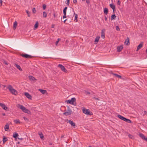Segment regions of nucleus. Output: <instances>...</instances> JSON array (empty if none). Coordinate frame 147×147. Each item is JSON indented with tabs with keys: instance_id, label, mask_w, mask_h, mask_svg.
I'll use <instances>...</instances> for the list:
<instances>
[{
	"instance_id": "nucleus-1",
	"label": "nucleus",
	"mask_w": 147,
	"mask_h": 147,
	"mask_svg": "<svg viewBox=\"0 0 147 147\" xmlns=\"http://www.w3.org/2000/svg\"><path fill=\"white\" fill-rule=\"evenodd\" d=\"M18 107L21 109L25 113H26L30 115L31 114V112L28 109H26L25 107H24L23 105L18 104Z\"/></svg>"
},
{
	"instance_id": "nucleus-2",
	"label": "nucleus",
	"mask_w": 147,
	"mask_h": 147,
	"mask_svg": "<svg viewBox=\"0 0 147 147\" xmlns=\"http://www.w3.org/2000/svg\"><path fill=\"white\" fill-rule=\"evenodd\" d=\"M10 92L13 94L16 95L18 94L17 91L15 89L13 88L12 86L11 85H9L7 87Z\"/></svg>"
},
{
	"instance_id": "nucleus-3",
	"label": "nucleus",
	"mask_w": 147,
	"mask_h": 147,
	"mask_svg": "<svg viewBox=\"0 0 147 147\" xmlns=\"http://www.w3.org/2000/svg\"><path fill=\"white\" fill-rule=\"evenodd\" d=\"M76 101V99L75 98H71V100H67V103L68 104H70L76 106V102H74Z\"/></svg>"
},
{
	"instance_id": "nucleus-4",
	"label": "nucleus",
	"mask_w": 147,
	"mask_h": 147,
	"mask_svg": "<svg viewBox=\"0 0 147 147\" xmlns=\"http://www.w3.org/2000/svg\"><path fill=\"white\" fill-rule=\"evenodd\" d=\"M65 111L63 114L66 116L70 115L71 114L72 111L69 107H67V110L66 111L65 110Z\"/></svg>"
},
{
	"instance_id": "nucleus-5",
	"label": "nucleus",
	"mask_w": 147,
	"mask_h": 147,
	"mask_svg": "<svg viewBox=\"0 0 147 147\" xmlns=\"http://www.w3.org/2000/svg\"><path fill=\"white\" fill-rule=\"evenodd\" d=\"M92 101H93V103L96 105H98L99 103L100 100L98 98L93 97H92Z\"/></svg>"
},
{
	"instance_id": "nucleus-6",
	"label": "nucleus",
	"mask_w": 147,
	"mask_h": 147,
	"mask_svg": "<svg viewBox=\"0 0 147 147\" xmlns=\"http://www.w3.org/2000/svg\"><path fill=\"white\" fill-rule=\"evenodd\" d=\"M82 111L83 113L85 114L86 115H91V112L89 109H86L84 108L83 110Z\"/></svg>"
},
{
	"instance_id": "nucleus-7",
	"label": "nucleus",
	"mask_w": 147,
	"mask_h": 147,
	"mask_svg": "<svg viewBox=\"0 0 147 147\" xmlns=\"http://www.w3.org/2000/svg\"><path fill=\"white\" fill-rule=\"evenodd\" d=\"M58 67H60L61 70L65 72H66L67 71V70L61 64H59L58 65Z\"/></svg>"
},
{
	"instance_id": "nucleus-8",
	"label": "nucleus",
	"mask_w": 147,
	"mask_h": 147,
	"mask_svg": "<svg viewBox=\"0 0 147 147\" xmlns=\"http://www.w3.org/2000/svg\"><path fill=\"white\" fill-rule=\"evenodd\" d=\"M28 78L30 81L33 82H35L36 80V79L34 77L32 76H29Z\"/></svg>"
},
{
	"instance_id": "nucleus-9",
	"label": "nucleus",
	"mask_w": 147,
	"mask_h": 147,
	"mask_svg": "<svg viewBox=\"0 0 147 147\" xmlns=\"http://www.w3.org/2000/svg\"><path fill=\"white\" fill-rule=\"evenodd\" d=\"M21 55L22 57H25L26 58H31L32 57V56L27 54H21Z\"/></svg>"
},
{
	"instance_id": "nucleus-10",
	"label": "nucleus",
	"mask_w": 147,
	"mask_h": 147,
	"mask_svg": "<svg viewBox=\"0 0 147 147\" xmlns=\"http://www.w3.org/2000/svg\"><path fill=\"white\" fill-rule=\"evenodd\" d=\"M143 42H142L140 43V44L138 46L136 49V51H138L143 46Z\"/></svg>"
},
{
	"instance_id": "nucleus-11",
	"label": "nucleus",
	"mask_w": 147,
	"mask_h": 147,
	"mask_svg": "<svg viewBox=\"0 0 147 147\" xmlns=\"http://www.w3.org/2000/svg\"><path fill=\"white\" fill-rule=\"evenodd\" d=\"M68 122L72 126H73L74 128H75V127L76 126L75 125V123H74L73 121L70 120H68Z\"/></svg>"
},
{
	"instance_id": "nucleus-12",
	"label": "nucleus",
	"mask_w": 147,
	"mask_h": 147,
	"mask_svg": "<svg viewBox=\"0 0 147 147\" xmlns=\"http://www.w3.org/2000/svg\"><path fill=\"white\" fill-rule=\"evenodd\" d=\"M0 106L2 108L5 110H6L8 109L7 107H6L5 105L2 103H0Z\"/></svg>"
},
{
	"instance_id": "nucleus-13",
	"label": "nucleus",
	"mask_w": 147,
	"mask_h": 147,
	"mask_svg": "<svg viewBox=\"0 0 147 147\" xmlns=\"http://www.w3.org/2000/svg\"><path fill=\"white\" fill-rule=\"evenodd\" d=\"M105 29H102V30H101V37L102 38H104L105 37Z\"/></svg>"
},
{
	"instance_id": "nucleus-14",
	"label": "nucleus",
	"mask_w": 147,
	"mask_h": 147,
	"mask_svg": "<svg viewBox=\"0 0 147 147\" xmlns=\"http://www.w3.org/2000/svg\"><path fill=\"white\" fill-rule=\"evenodd\" d=\"M123 48V47L122 45L118 46L117 47V51L118 52H120L122 50Z\"/></svg>"
},
{
	"instance_id": "nucleus-15",
	"label": "nucleus",
	"mask_w": 147,
	"mask_h": 147,
	"mask_svg": "<svg viewBox=\"0 0 147 147\" xmlns=\"http://www.w3.org/2000/svg\"><path fill=\"white\" fill-rule=\"evenodd\" d=\"M24 94L26 97L30 99H31L32 96L28 92H25Z\"/></svg>"
},
{
	"instance_id": "nucleus-16",
	"label": "nucleus",
	"mask_w": 147,
	"mask_h": 147,
	"mask_svg": "<svg viewBox=\"0 0 147 147\" xmlns=\"http://www.w3.org/2000/svg\"><path fill=\"white\" fill-rule=\"evenodd\" d=\"M117 117L120 119L124 121H125V119L126 118L125 117L121 116L120 115H117Z\"/></svg>"
},
{
	"instance_id": "nucleus-17",
	"label": "nucleus",
	"mask_w": 147,
	"mask_h": 147,
	"mask_svg": "<svg viewBox=\"0 0 147 147\" xmlns=\"http://www.w3.org/2000/svg\"><path fill=\"white\" fill-rule=\"evenodd\" d=\"M109 5L110 7L113 9V12L115 10V5L111 4H110Z\"/></svg>"
},
{
	"instance_id": "nucleus-18",
	"label": "nucleus",
	"mask_w": 147,
	"mask_h": 147,
	"mask_svg": "<svg viewBox=\"0 0 147 147\" xmlns=\"http://www.w3.org/2000/svg\"><path fill=\"white\" fill-rule=\"evenodd\" d=\"M100 37L99 36H97L95 38V39L94 40L95 43L96 44L98 42V41L99 40Z\"/></svg>"
},
{
	"instance_id": "nucleus-19",
	"label": "nucleus",
	"mask_w": 147,
	"mask_h": 147,
	"mask_svg": "<svg viewBox=\"0 0 147 147\" xmlns=\"http://www.w3.org/2000/svg\"><path fill=\"white\" fill-rule=\"evenodd\" d=\"M17 24V22L16 21H15V22L14 23L13 26V29L14 30H15L16 29Z\"/></svg>"
},
{
	"instance_id": "nucleus-20",
	"label": "nucleus",
	"mask_w": 147,
	"mask_h": 147,
	"mask_svg": "<svg viewBox=\"0 0 147 147\" xmlns=\"http://www.w3.org/2000/svg\"><path fill=\"white\" fill-rule=\"evenodd\" d=\"M112 74L115 77H117L119 78H121V76L117 74L114 73H112Z\"/></svg>"
},
{
	"instance_id": "nucleus-21",
	"label": "nucleus",
	"mask_w": 147,
	"mask_h": 147,
	"mask_svg": "<svg viewBox=\"0 0 147 147\" xmlns=\"http://www.w3.org/2000/svg\"><path fill=\"white\" fill-rule=\"evenodd\" d=\"M38 26V21H37L36 22V23L34 26V30H35V29L37 28Z\"/></svg>"
},
{
	"instance_id": "nucleus-22",
	"label": "nucleus",
	"mask_w": 147,
	"mask_h": 147,
	"mask_svg": "<svg viewBox=\"0 0 147 147\" xmlns=\"http://www.w3.org/2000/svg\"><path fill=\"white\" fill-rule=\"evenodd\" d=\"M9 126L8 124H6L4 127V129L6 131H7V129H9Z\"/></svg>"
},
{
	"instance_id": "nucleus-23",
	"label": "nucleus",
	"mask_w": 147,
	"mask_h": 147,
	"mask_svg": "<svg viewBox=\"0 0 147 147\" xmlns=\"http://www.w3.org/2000/svg\"><path fill=\"white\" fill-rule=\"evenodd\" d=\"M15 65H16V67L17 68L19 69V70L20 71H22V69L21 68L20 65L16 64H15Z\"/></svg>"
},
{
	"instance_id": "nucleus-24",
	"label": "nucleus",
	"mask_w": 147,
	"mask_h": 147,
	"mask_svg": "<svg viewBox=\"0 0 147 147\" xmlns=\"http://www.w3.org/2000/svg\"><path fill=\"white\" fill-rule=\"evenodd\" d=\"M129 38L128 37H127L125 42V43L126 44V45H128V43H129Z\"/></svg>"
},
{
	"instance_id": "nucleus-25",
	"label": "nucleus",
	"mask_w": 147,
	"mask_h": 147,
	"mask_svg": "<svg viewBox=\"0 0 147 147\" xmlns=\"http://www.w3.org/2000/svg\"><path fill=\"white\" fill-rule=\"evenodd\" d=\"M104 12L106 15H107V14L108 13V9L107 8H105L104 9Z\"/></svg>"
},
{
	"instance_id": "nucleus-26",
	"label": "nucleus",
	"mask_w": 147,
	"mask_h": 147,
	"mask_svg": "<svg viewBox=\"0 0 147 147\" xmlns=\"http://www.w3.org/2000/svg\"><path fill=\"white\" fill-rule=\"evenodd\" d=\"M19 135L17 133H15L14 134H13V137L15 138L16 139L18 137Z\"/></svg>"
},
{
	"instance_id": "nucleus-27",
	"label": "nucleus",
	"mask_w": 147,
	"mask_h": 147,
	"mask_svg": "<svg viewBox=\"0 0 147 147\" xmlns=\"http://www.w3.org/2000/svg\"><path fill=\"white\" fill-rule=\"evenodd\" d=\"M7 140V139L5 136H3V143H4L6 142Z\"/></svg>"
},
{
	"instance_id": "nucleus-28",
	"label": "nucleus",
	"mask_w": 147,
	"mask_h": 147,
	"mask_svg": "<svg viewBox=\"0 0 147 147\" xmlns=\"http://www.w3.org/2000/svg\"><path fill=\"white\" fill-rule=\"evenodd\" d=\"M39 90L40 91V92L42 94H45L47 92L46 90H43L41 89H39Z\"/></svg>"
},
{
	"instance_id": "nucleus-29",
	"label": "nucleus",
	"mask_w": 147,
	"mask_h": 147,
	"mask_svg": "<svg viewBox=\"0 0 147 147\" xmlns=\"http://www.w3.org/2000/svg\"><path fill=\"white\" fill-rule=\"evenodd\" d=\"M139 136L142 139L144 140V139H145V136L143 134H142L141 133L140 134Z\"/></svg>"
},
{
	"instance_id": "nucleus-30",
	"label": "nucleus",
	"mask_w": 147,
	"mask_h": 147,
	"mask_svg": "<svg viewBox=\"0 0 147 147\" xmlns=\"http://www.w3.org/2000/svg\"><path fill=\"white\" fill-rule=\"evenodd\" d=\"M125 121L127 123H131V120H130L127 119V118H125Z\"/></svg>"
},
{
	"instance_id": "nucleus-31",
	"label": "nucleus",
	"mask_w": 147,
	"mask_h": 147,
	"mask_svg": "<svg viewBox=\"0 0 147 147\" xmlns=\"http://www.w3.org/2000/svg\"><path fill=\"white\" fill-rule=\"evenodd\" d=\"M38 134L39 135L41 139L43 138L44 136L41 132H39Z\"/></svg>"
},
{
	"instance_id": "nucleus-32",
	"label": "nucleus",
	"mask_w": 147,
	"mask_h": 147,
	"mask_svg": "<svg viewBox=\"0 0 147 147\" xmlns=\"http://www.w3.org/2000/svg\"><path fill=\"white\" fill-rule=\"evenodd\" d=\"M74 14L75 15V20H76V22H77L78 21V20L77 19L78 18V15L77 14L75 13L74 12Z\"/></svg>"
},
{
	"instance_id": "nucleus-33",
	"label": "nucleus",
	"mask_w": 147,
	"mask_h": 147,
	"mask_svg": "<svg viewBox=\"0 0 147 147\" xmlns=\"http://www.w3.org/2000/svg\"><path fill=\"white\" fill-rule=\"evenodd\" d=\"M67 9V7H65L63 10V13L65 15L66 14V11Z\"/></svg>"
},
{
	"instance_id": "nucleus-34",
	"label": "nucleus",
	"mask_w": 147,
	"mask_h": 147,
	"mask_svg": "<svg viewBox=\"0 0 147 147\" xmlns=\"http://www.w3.org/2000/svg\"><path fill=\"white\" fill-rule=\"evenodd\" d=\"M128 136L129 138L132 139H134V136L130 134H128Z\"/></svg>"
},
{
	"instance_id": "nucleus-35",
	"label": "nucleus",
	"mask_w": 147,
	"mask_h": 147,
	"mask_svg": "<svg viewBox=\"0 0 147 147\" xmlns=\"http://www.w3.org/2000/svg\"><path fill=\"white\" fill-rule=\"evenodd\" d=\"M116 16L115 14H113L111 16V20H113L115 19V18H116Z\"/></svg>"
},
{
	"instance_id": "nucleus-36",
	"label": "nucleus",
	"mask_w": 147,
	"mask_h": 147,
	"mask_svg": "<svg viewBox=\"0 0 147 147\" xmlns=\"http://www.w3.org/2000/svg\"><path fill=\"white\" fill-rule=\"evenodd\" d=\"M47 14L46 12L45 11H44L43 13V17L44 18H46L47 17Z\"/></svg>"
},
{
	"instance_id": "nucleus-37",
	"label": "nucleus",
	"mask_w": 147,
	"mask_h": 147,
	"mask_svg": "<svg viewBox=\"0 0 147 147\" xmlns=\"http://www.w3.org/2000/svg\"><path fill=\"white\" fill-rule=\"evenodd\" d=\"M23 119L25 120V121L27 123L29 121V120L25 117H24Z\"/></svg>"
},
{
	"instance_id": "nucleus-38",
	"label": "nucleus",
	"mask_w": 147,
	"mask_h": 147,
	"mask_svg": "<svg viewBox=\"0 0 147 147\" xmlns=\"http://www.w3.org/2000/svg\"><path fill=\"white\" fill-rule=\"evenodd\" d=\"M14 122L16 123H20V122L19 120H14Z\"/></svg>"
},
{
	"instance_id": "nucleus-39",
	"label": "nucleus",
	"mask_w": 147,
	"mask_h": 147,
	"mask_svg": "<svg viewBox=\"0 0 147 147\" xmlns=\"http://www.w3.org/2000/svg\"><path fill=\"white\" fill-rule=\"evenodd\" d=\"M32 12L34 13H35L36 12V10L35 8H33L32 9Z\"/></svg>"
},
{
	"instance_id": "nucleus-40",
	"label": "nucleus",
	"mask_w": 147,
	"mask_h": 147,
	"mask_svg": "<svg viewBox=\"0 0 147 147\" xmlns=\"http://www.w3.org/2000/svg\"><path fill=\"white\" fill-rule=\"evenodd\" d=\"M116 29L117 31H120V29L118 26H117L116 27Z\"/></svg>"
},
{
	"instance_id": "nucleus-41",
	"label": "nucleus",
	"mask_w": 147,
	"mask_h": 147,
	"mask_svg": "<svg viewBox=\"0 0 147 147\" xmlns=\"http://www.w3.org/2000/svg\"><path fill=\"white\" fill-rule=\"evenodd\" d=\"M46 5H45V4L43 5L42 7H43V9L44 10H45V9L46 8Z\"/></svg>"
},
{
	"instance_id": "nucleus-42",
	"label": "nucleus",
	"mask_w": 147,
	"mask_h": 147,
	"mask_svg": "<svg viewBox=\"0 0 147 147\" xmlns=\"http://www.w3.org/2000/svg\"><path fill=\"white\" fill-rule=\"evenodd\" d=\"M26 12L27 14H28V16L29 17H30V13L28 10L26 11Z\"/></svg>"
},
{
	"instance_id": "nucleus-43",
	"label": "nucleus",
	"mask_w": 147,
	"mask_h": 147,
	"mask_svg": "<svg viewBox=\"0 0 147 147\" xmlns=\"http://www.w3.org/2000/svg\"><path fill=\"white\" fill-rule=\"evenodd\" d=\"M73 3L75 4H76L77 3V0H73Z\"/></svg>"
},
{
	"instance_id": "nucleus-44",
	"label": "nucleus",
	"mask_w": 147,
	"mask_h": 147,
	"mask_svg": "<svg viewBox=\"0 0 147 147\" xmlns=\"http://www.w3.org/2000/svg\"><path fill=\"white\" fill-rule=\"evenodd\" d=\"M67 2L66 3L67 4V5H69V0H67Z\"/></svg>"
},
{
	"instance_id": "nucleus-45",
	"label": "nucleus",
	"mask_w": 147,
	"mask_h": 147,
	"mask_svg": "<svg viewBox=\"0 0 147 147\" xmlns=\"http://www.w3.org/2000/svg\"><path fill=\"white\" fill-rule=\"evenodd\" d=\"M3 1L2 0H0V7L1 6L2 4Z\"/></svg>"
},
{
	"instance_id": "nucleus-46",
	"label": "nucleus",
	"mask_w": 147,
	"mask_h": 147,
	"mask_svg": "<svg viewBox=\"0 0 147 147\" xmlns=\"http://www.w3.org/2000/svg\"><path fill=\"white\" fill-rule=\"evenodd\" d=\"M64 15L63 16V18H66V14L65 15V14H63Z\"/></svg>"
},
{
	"instance_id": "nucleus-47",
	"label": "nucleus",
	"mask_w": 147,
	"mask_h": 147,
	"mask_svg": "<svg viewBox=\"0 0 147 147\" xmlns=\"http://www.w3.org/2000/svg\"><path fill=\"white\" fill-rule=\"evenodd\" d=\"M86 3L88 4L90 2V1L89 0H86Z\"/></svg>"
},
{
	"instance_id": "nucleus-48",
	"label": "nucleus",
	"mask_w": 147,
	"mask_h": 147,
	"mask_svg": "<svg viewBox=\"0 0 147 147\" xmlns=\"http://www.w3.org/2000/svg\"><path fill=\"white\" fill-rule=\"evenodd\" d=\"M117 4L118 5H120V2L118 0L117 2Z\"/></svg>"
},
{
	"instance_id": "nucleus-49",
	"label": "nucleus",
	"mask_w": 147,
	"mask_h": 147,
	"mask_svg": "<svg viewBox=\"0 0 147 147\" xmlns=\"http://www.w3.org/2000/svg\"><path fill=\"white\" fill-rule=\"evenodd\" d=\"M58 42H59L58 41H57L56 42H55V44H56V45H57L58 44Z\"/></svg>"
},
{
	"instance_id": "nucleus-50",
	"label": "nucleus",
	"mask_w": 147,
	"mask_h": 147,
	"mask_svg": "<svg viewBox=\"0 0 147 147\" xmlns=\"http://www.w3.org/2000/svg\"><path fill=\"white\" fill-rule=\"evenodd\" d=\"M105 21H107V18L106 16H105Z\"/></svg>"
},
{
	"instance_id": "nucleus-51",
	"label": "nucleus",
	"mask_w": 147,
	"mask_h": 147,
	"mask_svg": "<svg viewBox=\"0 0 147 147\" xmlns=\"http://www.w3.org/2000/svg\"><path fill=\"white\" fill-rule=\"evenodd\" d=\"M18 139L20 140H23V138H18Z\"/></svg>"
},
{
	"instance_id": "nucleus-52",
	"label": "nucleus",
	"mask_w": 147,
	"mask_h": 147,
	"mask_svg": "<svg viewBox=\"0 0 147 147\" xmlns=\"http://www.w3.org/2000/svg\"><path fill=\"white\" fill-rule=\"evenodd\" d=\"M144 140H146V141H147V137L146 138H145V139H144Z\"/></svg>"
},
{
	"instance_id": "nucleus-53",
	"label": "nucleus",
	"mask_w": 147,
	"mask_h": 147,
	"mask_svg": "<svg viewBox=\"0 0 147 147\" xmlns=\"http://www.w3.org/2000/svg\"><path fill=\"white\" fill-rule=\"evenodd\" d=\"M2 115L3 116H5V113H3L2 114Z\"/></svg>"
},
{
	"instance_id": "nucleus-54",
	"label": "nucleus",
	"mask_w": 147,
	"mask_h": 147,
	"mask_svg": "<svg viewBox=\"0 0 147 147\" xmlns=\"http://www.w3.org/2000/svg\"><path fill=\"white\" fill-rule=\"evenodd\" d=\"M144 112V114H146L147 113V112L146 111H145Z\"/></svg>"
},
{
	"instance_id": "nucleus-55",
	"label": "nucleus",
	"mask_w": 147,
	"mask_h": 147,
	"mask_svg": "<svg viewBox=\"0 0 147 147\" xmlns=\"http://www.w3.org/2000/svg\"><path fill=\"white\" fill-rule=\"evenodd\" d=\"M53 16H54V18H55V17H56L55 15V13H54V14H53Z\"/></svg>"
},
{
	"instance_id": "nucleus-56",
	"label": "nucleus",
	"mask_w": 147,
	"mask_h": 147,
	"mask_svg": "<svg viewBox=\"0 0 147 147\" xmlns=\"http://www.w3.org/2000/svg\"><path fill=\"white\" fill-rule=\"evenodd\" d=\"M67 20V19H66L64 21H63V22H64V23H65V22H66V21Z\"/></svg>"
},
{
	"instance_id": "nucleus-57",
	"label": "nucleus",
	"mask_w": 147,
	"mask_h": 147,
	"mask_svg": "<svg viewBox=\"0 0 147 147\" xmlns=\"http://www.w3.org/2000/svg\"><path fill=\"white\" fill-rule=\"evenodd\" d=\"M61 40L60 39V38H58V39H57V41H58V42L59 41Z\"/></svg>"
},
{
	"instance_id": "nucleus-58",
	"label": "nucleus",
	"mask_w": 147,
	"mask_h": 147,
	"mask_svg": "<svg viewBox=\"0 0 147 147\" xmlns=\"http://www.w3.org/2000/svg\"><path fill=\"white\" fill-rule=\"evenodd\" d=\"M61 138H62L63 137V136H61Z\"/></svg>"
},
{
	"instance_id": "nucleus-59",
	"label": "nucleus",
	"mask_w": 147,
	"mask_h": 147,
	"mask_svg": "<svg viewBox=\"0 0 147 147\" xmlns=\"http://www.w3.org/2000/svg\"><path fill=\"white\" fill-rule=\"evenodd\" d=\"M52 28H54V25H52Z\"/></svg>"
},
{
	"instance_id": "nucleus-60",
	"label": "nucleus",
	"mask_w": 147,
	"mask_h": 147,
	"mask_svg": "<svg viewBox=\"0 0 147 147\" xmlns=\"http://www.w3.org/2000/svg\"><path fill=\"white\" fill-rule=\"evenodd\" d=\"M87 94H90V92H87Z\"/></svg>"
},
{
	"instance_id": "nucleus-61",
	"label": "nucleus",
	"mask_w": 147,
	"mask_h": 147,
	"mask_svg": "<svg viewBox=\"0 0 147 147\" xmlns=\"http://www.w3.org/2000/svg\"><path fill=\"white\" fill-rule=\"evenodd\" d=\"M3 86L4 87V88L5 87H6V86L5 85H3Z\"/></svg>"
},
{
	"instance_id": "nucleus-62",
	"label": "nucleus",
	"mask_w": 147,
	"mask_h": 147,
	"mask_svg": "<svg viewBox=\"0 0 147 147\" xmlns=\"http://www.w3.org/2000/svg\"><path fill=\"white\" fill-rule=\"evenodd\" d=\"M17 143L18 144H20V142H17Z\"/></svg>"
},
{
	"instance_id": "nucleus-63",
	"label": "nucleus",
	"mask_w": 147,
	"mask_h": 147,
	"mask_svg": "<svg viewBox=\"0 0 147 147\" xmlns=\"http://www.w3.org/2000/svg\"><path fill=\"white\" fill-rule=\"evenodd\" d=\"M5 64L6 65H7V64L6 63H5Z\"/></svg>"
},
{
	"instance_id": "nucleus-64",
	"label": "nucleus",
	"mask_w": 147,
	"mask_h": 147,
	"mask_svg": "<svg viewBox=\"0 0 147 147\" xmlns=\"http://www.w3.org/2000/svg\"><path fill=\"white\" fill-rule=\"evenodd\" d=\"M89 147H92L91 146H89Z\"/></svg>"
}]
</instances>
